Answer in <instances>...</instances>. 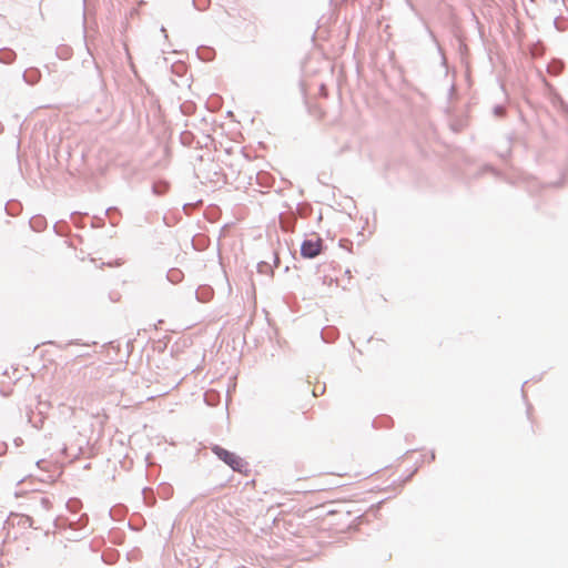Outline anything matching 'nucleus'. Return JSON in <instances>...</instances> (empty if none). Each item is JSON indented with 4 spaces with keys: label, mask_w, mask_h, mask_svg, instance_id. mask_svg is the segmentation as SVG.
Segmentation results:
<instances>
[{
    "label": "nucleus",
    "mask_w": 568,
    "mask_h": 568,
    "mask_svg": "<svg viewBox=\"0 0 568 568\" xmlns=\"http://www.w3.org/2000/svg\"><path fill=\"white\" fill-rule=\"evenodd\" d=\"M54 527L58 528V529H67V528H71L72 526V523L69 518L67 517H62V516H58L54 521Z\"/></svg>",
    "instance_id": "nucleus-9"
},
{
    "label": "nucleus",
    "mask_w": 568,
    "mask_h": 568,
    "mask_svg": "<svg viewBox=\"0 0 568 568\" xmlns=\"http://www.w3.org/2000/svg\"><path fill=\"white\" fill-rule=\"evenodd\" d=\"M372 425L375 428H379V427L389 428L393 425V419L389 416H378L373 420Z\"/></svg>",
    "instance_id": "nucleus-7"
},
{
    "label": "nucleus",
    "mask_w": 568,
    "mask_h": 568,
    "mask_svg": "<svg viewBox=\"0 0 568 568\" xmlns=\"http://www.w3.org/2000/svg\"><path fill=\"white\" fill-rule=\"evenodd\" d=\"M520 392L524 393V385L521 386ZM523 396L525 397V394H523Z\"/></svg>",
    "instance_id": "nucleus-25"
},
{
    "label": "nucleus",
    "mask_w": 568,
    "mask_h": 568,
    "mask_svg": "<svg viewBox=\"0 0 568 568\" xmlns=\"http://www.w3.org/2000/svg\"><path fill=\"white\" fill-rule=\"evenodd\" d=\"M266 323H267V326H268V327H272L273 322L267 321Z\"/></svg>",
    "instance_id": "nucleus-21"
},
{
    "label": "nucleus",
    "mask_w": 568,
    "mask_h": 568,
    "mask_svg": "<svg viewBox=\"0 0 568 568\" xmlns=\"http://www.w3.org/2000/svg\"><path fill=\"white\" fill-rule=\"evenodd\" d=\"M253 324V322H247L246 325H245V331H248L250 329V325Z\"/></svg>",
    "instance_id": "nucleus-19"
},
{
    "label": "nucleus",
    "mask_w": 568,
    "mask_h": 568,
    "mask_svg": "<svg viewBox=\"0 0 568 568\" xmlns=\"http://www.w3.org/2000/svg\"><path fill=\"white\" fill-rule=\"evenodd\" d=\"M160 494L164 499H168L172 496L173 488L170 485H162V491H160Z\"/></svg>",
    "instance_id": "nucleus-11"
},
{
    "label": "nucleus",
    "mask_w": 568,
    "mask_h": 568,
    "mask_svg": "<svg viewBox=\"0 0 568 568\" xmlns=\"http://www.w3.org/2000/svg\"><path fill=\"white\" fill-rule=\"evenodd\" d=\"M24 521L28 524L29 527H33V518L31 516H24Z\"/></svg>",
    "instance_id": "nucleus-12"
},
{
    "label": "nucleus",
    "mask_w": 568,
    "mask_h": 568,
    "mask_svg": "<svg viewBox=\"0 0 568 568\" xmlns=\"http://www.w3.org/2000/svg\"><path fill=\"white\" fill-rule=\"evenodd\" d=\"M24 494H26V493H24L23 490H17V491L14 493V496H16L17 498H19V497H22Z\"/></svg>",
    "instance_id": "nucleus-16"
},
{
    "label": "nucleus",
    "mask_w": 568,
    "mask_h": 568,
    "mask_svg": "<svg viewBox=\"0 0 568 568\" xmlns=\"http://www.w3.org/2000/svg\"><path fill=\"white\" fill-rule=\"evenodd\" d=\"M98 343L92 341V342H89V341H82V339H70L65 343H60L58 344V347H60L61 349H68V347L72 346V345H80L82 347H85V348H90L91 346L93 345H97Z\"/></svg>",
    "instance_id": "nucleus-5"
},
{
    "label": "nucleus",
    "mask_w": 568,
    "mask_h": 568,
    "mask_svg": "<svg viewBox=\"0 0 568 568\" xmlns=\"http://www.w3.org/2000/svg\"><path fill=\"white\" fill-rule=\"evenodd\" d=\"M530 409H531V406H530V405H528V406H527V414H529V413H530Z\"/></svg>",
    "instance_id": "nucleus-22"
},
{
    "label": "nucleus",
    "mask_w": 568,
    "mask_h": 568,
    "mask_svg": "<svg viewBox=\"0 0 568 568\" xmlns=\"http://www.w3.org/2000/svg\"><path fill=\"white\" fill-rule=\"evenodd\" d=\"M43 420H44V417L41 414H38L37 416H33V414H32L31 416H29V422L37 429L42 428Z\"/></svg>",
    "instance_id": "nucleus-10"
},
{
    "label": "nucleus",
    "mask_w": 568,
    "mask_h": 568,
    "mask_svg": "<svg viewBox=\"0 0 568 568\" xmlns=\"http://www.w3.org/2000/svg\"><path fill=\"white\" fill-rule=\"evenodd\" d=\"M90 353L88 351H84V349H81V352L77 353V356L79 357H82V356H89Z\"/></svg>",
    "instance_id": "nucleus-14"
},
{
    "label": "nucleus",
    "mask_w": 568,
    "mask_h": 568,
    "mask_svg": "<svg viewBox=\"0 0 568 568\" xmlns=\"http://www.w3.org/2000/svg\"><path fill=\"white\" fill-rule=\"evenodd\" d=\"M429 458H430L432 462L435 460V452L430 453Z\"/></svg>",
    "instance_id": "nucleus-18"
},
{
    "label": "nucleus",
    "mask_w": 568,
    "mask_h": 568,
    "mask_svg": "<svg viewBox=\"0 0 568 568\" xmlns=\"http://www.w3.org/2000/svg\"><path fill=\"white\" fill-rule=\"evenodd\" d=\"M72 526L70 529L72 530H82L85 529L89 524V516L87 514H82L78 520H71Z\"/></svg>",
    "instance_id": "nucleus-6"
},
{
    "label": "nucleus",
    "mask_w": 568,
    "mask_h": 568,
    "mask_svg": "<svg viewBox=\"0 0 568 568\" xmlns=\"http://www.w3.org/2000/svg\"><path fill=\"white\" fill-rule=\"evenodd\" d=\"M212 453L224 464H226L233 471L240 474H246L248 471V463L245 462L241 456L220 445H213L211 447Z\"/></svg>",
    "instance_id": "nucleus-1"
},
{
    "label": "nucleus",
    "mask_w": 568,
    "mask_h": 568,
    "mask_svg": "<svg viewBox=\"0 0 568 568\" xmlns=\"http://www.w3.org/2000/svg\"><path fill=\"white\" fill-rule=\"evenodd\" d=\"M414 471L412 474H409L405 479H404V483H407L408 480H410L412 476H413Z\"/></svg>",
    "instance_id": "nucleus-17"
},
{
    "label": "nucleus",
    "mask_w": 568,
    "mask_h": 568,
    "mask_svg": "<svg viewBox=\"0 0 568 568\" xmlns=\"http://www.w3.org/2000/svg\"><path fill=\"white\" fill-rule=\"evenodd\" d=\"M65 507L71 514H77L82 508V501L79 498H70Z\"/></svg>",
    "instance_id": "nucleus-8"
},
{
    "label": "nucleus",
    "mask_w": 568,
    "mask_h": 568,
    "mask_svg": "<svg viewBox=\"0 0 568 568\" xmlns=\"http://www.w3.org/2000/svg\"><path fill=\"white\" fill-rule=\"evenodd\" d=\"M32 507L40 506L44 510H49L52 506V503L49 497L43 496L41 493L33 491L29 497Z\"/></svg>",
    "instance_id": "nucleus-3"
},
{
    "label": "nucleus",
    "mask_w": 568,
    "mask_h": 568,
    "mask_svg": "<svg viewBox=\"0 0 568 568\" xmlns=\"http://www.w3.org/2000/svg\"><path fill=\"white\" fill-rule=\"evenodd\" d=\"M325 390V386H323L322 388H318V392H323Z\"/></svg>",
    "instance_id": "nucleus-23"
},
{
    "label": "nucleus",
    "mask_w": 568,
    "mask_h": 568,
    "mask_svg": "<svg viewBox=\"0 0 568 568\" xmlns=\"http://www.w3.org/2000/svg\"><path fill=\"white\" fill-rule=\"evenodd\" d=\"M323 248V241L320 236L314 235L311 239L305 240L301 246V254L305 258L316 257Z\"/></svg>",
    "instance_id": "nucleus-2"
},
{
    "label": "nucleus",
    "mask_w": 568,
    "mask_h": 568,
    "mask_svg": "<svg viewBox=\"0 0 568 568\" xmlns=\"http://www.w3.org/2000/svg\"><path fill=\"white\" fill-rule=\"evenodd\" d=\"M6 449H7V444L6 443L0 444V455H2Z\"/></svg>",
    "instance_id": "nucleus-15"
},
{
    "label": "nucleus",
    "mask_w": 568,
    "mask_h": 568,
    "mask_svg": "<svg viewBox=\"0 0 568 568\" xmlns=\"http://www.w3.org/2000/svg\"><path fill=\"white\" fill-rule=\"evenodd\" d=\"M325 390V386H323L322 388H318V392H323Z\"/></svg>",
    "instance_id": "nucleus-24"
},
{
    "label": "nucleus",
    "mask_w": 568,
    "mask_h": 568,
    "mask_svg": "<svg viewBox=\"0 0 568 568\" xmlns=\"http://www.w3.org/2000/svg\"><path fill=\"white\" fill-rule=\"evenodd\" d=\"M90 353L88 351H84V349H81V352L77 353V356L79 357H82V356H89Z\"/></svg>",
    "instance_id": "nucleus-13"
},
{
    "label": "nucleus",
    "mask_w": 568,
    "mask_h": 568,
    "mask_svg": "<svg viewBox=\"0 0 568 568\" xmlns=\"http://www.w3.org/2000/svg\"><path fill=\"white\" fill-rule=\"evenodd\" d=\"M14 443H16V445H19V443H22V439H21V438H17V439L14 440Z\"/></svg>",
    "instance_id": "nucleus-20"
},
{
    "label": "nucleus",
    "mask_w": 568,
    "mask_h": 568,
    "mask_svg": "<svg viewBox=\"0 0 568 568\" xmlns=\"http://www.w3.org/2000/svg\"><path fill=\"white\" fill-rule=\"evenodd\" d=\"M338 329L335 326H325L321 329V337L326 343H332L338 337Z\"/></svg>",
    "instance_id": "nucleus-4"
}]
</instances>
